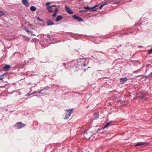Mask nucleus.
Wrapping results in <instances>:
<instances>
[{"label": "nucleus", "instance_id": "f257e3e1", "mask_svg": "<svg viewBox=\"0 0 152 152\" xmlns=\"http://www.w3.org/2000/svg\"><path fill=\"white\" fill-rule=\"evenodd\" d=\"M73 108H72L69 110H66L67 113H66L65 117L64 118L65 119H68L69 118L71 114L73 113Z\"/></svg>", "mask_w": 152, "mask_h": 152}, {"label": "nucleus", "instance_id": "f03ea898", "mask_svg": "<svg viewBox=\"0 0 152 152\" xmlns=\"http://www.w3.org/2000/svg\"><path fill=\"white\" fill-rule=\"evenodd\" d=\"M14 126L15 127H16L17 129H19L26 126V125L20 122L16 123Z\"/></svg>", "mask_w": 152, "mask_h": 152}, {"label": "nucleus", "instance_id": "7ed1b4c3", "mask_svg": "<svg viewBox=\"0 0 152 152\" xmlns=\"http://www.w3.org/2000/svg\"><path fill=\"white\" fill-rule=\"evenodd\" d=\"M148 142H139L135 144L134 146L135 147H137L140 145H148Z\"/></svg>", "mask_w": 152, "mask_h": 152}, {"label": "nucleus", "instance_id": "20e7f679", "mask_svg": "<svg viewBox=\"0 0 152 152\" xmlns=\"http://www.w3.org/2000/svg\"><path fill=\"white\" fill-rule=\"evenodd\" d=\"M73 17L74 18L77 20L79 22L83 21V19H82L81 17H79L77 15H73Z\"/></svg>", "mask_w": 152, "mask_h": 152}, {"label": "nucleus", "instance_id": "39448f33", "mask_svg": "<svg viewBox=\"0 0 152 152\" xmlns=\"http://www.w3.org/2000/svg\"><path fill=\"white\" fill-rule=\"evenodd\" d=\"M128 80V79L125 77L120 79V82L121 84H123L125 83Z\"/></svg>", "mask_w": 152, "mask_h": 152}, {"label": "nucleus", "instance_id": "423d86ee", "mask_svg": "<svg viewBox=\"0 0 152 152\" xmlns=\"http://www.w3.org/2000/svg\"><path fill=\"white\" fill-rule=\"evenodd\" d=\"M65 8L66 11L68 13L70 14H72L73 13V12L71 10L69 7L65 6Z\"/></svg>", "mask_w": 152, "mask_h": 152}, {"label": "nucleus", "instance_id": "0eeeda50", "mask_svg": "<svg viewBox=\"0 0 152 152\" xmlns=\"http://www.w3.org/2000/svg\"><path fill=\"white\" fill-rule=\"evenodd\" d=\"M28 0H22V2L23 4L27 7H28L29 6V3L28 2Z\"/></svg>", "mask_w": 152, "mask_h": 152}, {"label": "nucleus", "instance_id": "6e6552de", "mask_svg": "<svg viewBox=\"0 0 152 152\" xmlns=\"http://www.w3.org/2000/svg\"><path fill=\"white\" fill-rule=\"evenodd\" d=\"M10 68V66L5 65L3 68V70L4 71H7Z\"/></svg>", "mask_w": 152, "mask_h": 152}, {"label": "nucleus", "instance_id": "1a4fd4ad", "mask_svg": "<svg viewBox=\"0 0 152 152\" xmlns=\"http://www.w3.org/2000/svg\"><path fill=\"white\" fill-rule=\"evenodd\" d=\"M98 6V5H96L94 6V7H89L88 6H87L86 7H84V8L85 9H86L88 10H91V9H94V8H95L96 7H97Z\"/></svg>", "mask_w": 152, "mask_h": 152}, {"label": "nucleus", "instance_id": "9d476101", "mask_svg": "<svg viewBox=\"0 0 152 152\" xmlns=\"http://www.w3.org/2000/svg\"><path fill=\"white\" fill-rule=\"evenodd\" d=\"M62 16L61 15H58V16L56 19V21H59L61 19H62Z\"/></svg>", "mask_w": 152, "mask_h": 152}, {"label": "nucleus", "instance_id": "9b49d317", "mask_svg": "<svg viewBox=\"0 0 152 152\" xmlns=\"http://www.w3.org/2000/svg\"><path fill=\"white\" fill-rule=\"evenodd\" d=\"M47 25L48 26H49L50 25H53L54 24V22H51L50 20H47Z\"/></svg>", "mask_w": 152, "mask_h": 152}, {"label": "nucleus", "instance_id": "f8f14e48", "mask_svg": "<svg viewBox=\"0 0 152 152\" xmlns=\"http://www.w3.org/2000/svg\"><path fill=\"white\" fill-rule=\"evenodd\" d=\"M113 123V122L112 121H110V122L107 123L104 127V129L107 128L109 126H111V124Z\"/></svg>", "mask_w": 152, "mask_h": 152}, {"label": "nucleus", "instance_id": "ddd939ff", "mask_svg": "<svg viewBox=\"0 0 152 152\" xmlns=\"http://www.w3.org/2000/svg\"><path fill=\"white\" fill-rule=\"evenodd\" d=\"M94 120H96L98 119L99 118V115L98 113H94Z\"/></svg>", "mask_w": 152, "mask_h": 152}, {"label": "nucleus", "instance_id": "4468645a", "mask_svg": "<svg viewBox=\"0 0 152 152\" xmlns=\"http://www.w3.org/2000/svg\"><path fill=\"white\" fill-rule=\"evenodd\" d=\"M30 9L32 11H34L36 10V8L34 6H32L30 7Z\"/></svg>", "mask_w": 152, "mask_h": 152}, {"label": "nucleus", "instance_id": "2eb2a0df", "mask_svg": "<svg viewBox=\"0 0 152 152\" xmlns=\"http://www.w3.org/2000/svg\"><path fill=\"white\" fill-rule=\"evenodd\" d=\"M109 3L108 2H106L102 4L99 7V9L101 10L102 7L104 6L107 5Z\"/></svg>", "mask_w": 152, "mask_h": 152}, {"label": "nucleus", "instance_id": "dca6fc26", "mask_svg": "<svg viewBox=\"0 0 152 152\" xmlns=\"http://www.w3.org/2000/svg\"><path fill=\"white\" fill-rule=\"evenodd\" d=\"M145 96H138V97H141L143 100H145L146 99V98L145 97Z\"/></svg>", "mask_w": 152, "mask_h": 152}, {"label": "nucleus", "instance_id": "f3484780", "mask_svg": "<svg viewBox=\"0 0 152 152\" xmlns=\"http://www.w3.org/2000/svg\"><path fill=\"white\" fill-rule=\"evenodd\" d=\"M4 15H5V13L4 12H3L2 11L0 10V17L3 16Z\"/></svg>", "mask_w": 152, "mask_h": 152}, {"label": "nucleus", "instance_id": "a211bd4d", "mask_svg": "<svg viewBox=\"0 0 152 152\" xmlns=\"http://www.w3.org/2000/svg\"><path fill=\"white\" fill-rule=\"evenodd\" d=\"M48 11L50 12H52V9L51 7H49L47 8Z\"/></svg>", "mask_w": 152, "mask_h": 152}, {"label": "nucleus", "instance_id": "6ab92c4d", "mask_svg": "<svg viewBox=\"0 0 152 152\" xmlns=\"http://www.w3.org/2000/svg\"><path fill=\"white\" fill-rule=\"evenodd\" d=\"M50 2H47L46 4V6L47 7V8H49V7H51L50 6Z\"/></svg>", "mask_w": 152, "mask_h": 152}, {"label": "nucleus", "instance_id": "aec40b11", "mask_svg": "<svg viewBox=\"0 0 152 152\" xmlns=\"http://www.w3.org/2000/svg\"><path fill=\"white\" fill-rule=\"evenodd\" d=\"M5 75V74H4L0 75V80H2L3 78H4V77H2L4 76Z\"/></svg>", "mask_w": 152, "mask_h": 152}, {"label": "nucleus", "instance_id": "412c9836", "mask_svg": "<svg viewBox=\"0 0 152 152\" xmlns=\"http://www.w3.org/2000/svg\"><path fill=\"white\" fill-rule=\"evenodd\" d=\"M148 53L149 54H151L152 53V49L149 50L148 51Z\"/></svg>", "mask_w": 152, "mask_h": 152}, {"label": "nucleus", "instance_id": "4be33fe9", "mask_svg": "<svg viewBox=\"0 0 152 152\" xmlns=\"http://www.w3.org/2000/svg\"><path fill=\"white\" fill-rule=\"evenodd\" d=\"M87 11L86 10H82L80 11V12H86Z\"/></svg>", "mask_w": 152, "mask_h": 152}, {"label": "nucleus", "instance_id": "5701e85b", "mask_svg": "<svg viewBox=\"0 0 152 152\" xmlns=\"http://www.w3.org/2000/svg\"><path fill=\"white\" fill-rule=\"evenodd\" d=\"M37 19L39 20L40 21H43V20H42V19H40L39 17H37Z\"/></svg>", "mask_w": 152, "mask_h": 152}, {"label": "nucleus", "instance_id": "b1692460", "mask_svg": "<svg viewBox=\"0 0 152 152\" xmlns=\"http://www.w3.org/2000/svg\"><path fill=\"white\" fill-rule=\"evenodd\" d=\"M31 34V35L32 36H33L35 35V34H34L32 31H30V33Z\"/></svg>", "mask_w": 152, "mask_h": 152}, {"label": "nucleus", "instance_id": "393cba45", "mask_svg": "<svg viewBox=\"0 0 152 152\" xmlns=\"http://www.w3.org/2000/svg\"><path fill=\"white\" fill-rule=\"evenodd\" d=\"M58 9H56L55 10V11H54V13H55L56 14V13H57V12H58Z\"/></svg>", "mask_w": 152, "mask_h": 152}, {"label": "nucleus", "instance_id": "a878e982", "mask_svg": "<svg viewBox=\"0 0 152 152\" xmlns=\"http://www.w3.org/2000/svg\"><path fill=\"white\" fill-rule=\"evenodd\" d=\"M56 14L55 13H54H54L53 14V17L56 16Z\"/></svg>", "mask_w": 152, "mask_h": 152}, {"label": "nucleus", "instance_id": "bb28decb", "mask_svg": "<svg viewBox=\"0 0 152 152\" xmlns=\"http://www.w3.org/2000/svg\"><path fill=\"white\" fill-rule=\"evenodd\" d=\"M120 3H121L120 1L115 2L114 4H117Z\"/></svg>", "mask_w": 152, "mask_h": 152}, {"label": "nucleus", "instance_id": "cd10ccee", "mask_svg": "<svg viewBox=\"0 0 152 152\" xmlns=\"http://www.w3.org/2000/svg\"><path fill=\"white\" fill-rule=\"evenodd\" d=\"M25 31L27 32L28 33H30V31H29L27 29H25Z\"/></svg>", "mask_w": 152, "mask_h": 152}, {"label": "nucleus", "instance_id": "c85d7f7f", "mask_svg": "<svg viewBox=\"0 0 152 152\" xmlns=\"http://www.w3.org/2000/svg\"><path fill=\"white\" fill-rule=\"evenodd\" d=\"M56 5H53L50 6V7H56Z\"/></svg>", "mask_w": 152, "mask_h": 152}, {"label": "nucleus", "instance_id": "c756f323", "mask_svg": "<svg viewBox=\"0 0 152 152\" xmlns=\"http://www.w3.org/2000/svg\"><path fill=\"white\" fill-rule=\"evenodd\" d=\"M87 131L86 130H85L84 133L85 134L87 132Z\"/></svg>", "mask_w": 152, "mask_h": 152}, {"label": "nucleus", "instance_id": "7c9ffc66", "mask_svg": "<svg viewBox=\"0 0 152 152\" xmlns=\"http://www.w3.org/2000/svg\"><path fill=\"white\" fill-rule=\"evenodd\" d=\"M47 36L48 37H49V38L50 37V35H47Z\"/></svg>", "mask_w": 152, "mask_h": 152}, {"label": "nucleus", "instance_id": "2f4dec72", "mask_svg": "<svg viewBox=\"0 0 152 152\" xmlns=\"http://www.w3.org/2000/svg\"><path fill=\"white\" fill-rule=\"evenodd\" d=\"M97 10V9H95L94 10H93V11H96Z\"/></svg>", "mask_w": 152, "mask_h": 152}]
</instances>
